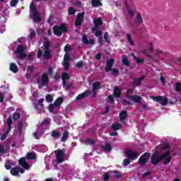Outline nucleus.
Returning a JSON list of instances; mask_svg holds the SVG:
<instances>
[{
    "label": "nucleus",
    "mask_w": 181,
    "mask_h": 181,
    "mask_svg": "<svg viewBox=\"0 0 181 181\" xmlns=\"http://www.w3.org/2000/svg\"><path fill=\"white\" fill-rule=\"evenodd\" d=\"M170 151H167L163 153L160 158L158 157V153H154L151 156V162L153 165H156L159 160H164V165H168V163H170V160H172V157L169 156Z\"/></svg>",
    "instance_id": "1"
},
{
    "label": "nucleus",
    "mask_w": 181,
    "mask_h": 181,
    "mask_svg": "<svg viewBox=\"0 0 181 181\" xmlns=\"http://www.w3.org/2000/svg\"><path fill=\"white\" fill-rule=\"evenodd\" d=\"M70 50H71V47H70L69 45H66L64 47V52L66 53L63 62L64 70H67L69 67H70V64H69V62L70 61V55L69 54V52H70Z\"/></svg>",
    "instance_id": "4"
},
{
    "label": "nucleus",
    "mask_w": 181,
    "mask_h": 181,
    "mask_svg": "<svg viewBox=\"0 0 181 181\" xmlns=\"http://www.w3.org/2000/svg\"><path fill=\"white\" fill-rule=\"evenodd\" d=\"M150 98L151 100H153V101H156V103H160L161 105H166V104H168V100L162 96H151Z\"/></svg>",
    "instance_id": "13"
},
{
    "label": "nucleus",
    "mask_w": 181,
    "mask_h": 181,
    "mask_svg": "<svg viewBox=\"0 0 181 181\" xmlns=\"http://www.w3.org/2000/svg\"><path fill=\"white\" fill-rule=\"evenodd\" d=\"M3 153H5V148L4 146L0 145V155H3Z\"/></svg>",
    "instance_id": "59"
},
{
    "label": "nucleus",
    "mask_w": 181,
    "mask_h": 181,
    "mask_svg": "<svg viewBox=\"0 0 181 181\" xmlns=\"http://www.w3.org/2000/svg\"><path fill=\"white\" fill-rule=\"evenodd\" d=\"M114 64V59H109L106 62L105 71H110L112 69V66Z\"/></svg>",
    "instance_id": "22"
},
{
    "label": "nucleus",
    "mask_w": 181,
    "mask_h": 181,
    "mask_svg": "<svg viewBox=\"0 0 181 181\" xmlns=\"http://www.w3.org/2000/svg\"><path fill=\"white\" fill-rule=\"evenodd\" d=\"M159 54H163V50L161 49H156L154 50V55L159 56Z\"/></svg>",
    "instance_id": "46"
},
{
    "label": "nucleus",
    "mask_w": 181,
    "mask_h": 181,
    "mask_svg": "<svg viewBox=\"0 0 181 181\" xmlns=\"http://www.w3.org/2000/svg\"><path fill=\"white\" fill-rule=\"evenodd\" d=\"M43 134H45L44 131L40 132V130L38 129L36 132L34 133V137L35 138V139H39V137L42 136Z\"/></svg>",
    "instance_id": "36"
},
{
    "label": "nucleus",
    "mask_w": 181,
    "mask_h": 181,
    "mask_svg": "<svg viewBox=\"0 0 181 181\" xmlns=\"http://www.w3.org/2000/svg\"><path fill=\"white\" fill-rule=\"evenodd\" d=\"M104 39H105V42H108V33H105Z\"/></svg>",
    "instance_id": "64"
},
{
    "label": "nucleus",
    "mask_w": 181,
    "mask_h": 181,
    "mask_svg": "<svg viewBox=\"0 0 181 181\" xmlns=\"http://www.w3.org/2000/svg\"><path fill=\"white\" fill-rule=\"evenodd\" d=\"M113 94L116 98H119L121 95V89L119 87H115Z\"/></svg>",
    "instance_id": "27"
},
{
    "label": "nucleus",
    "mask_w": 181,
    "mask_h": 181,
    "mask_svg": "<svg viewBox=\"0 0 181 181\" xmlns=\"http://www.w3.org/2000/svg\"><path fill=\"white\" fill-rule=\"evenodd\" d=\"M119 117H120L121 122H124V120L127 119V112L126 111H122L119 114Z\"/></svg>",
    "instance_id": "37"
},
{
    "label": "nucleus",
    "mask_w": 181,
    "mask_h": 181,
    "mask_svg": "<svg viewBox=\"0 0 181 181\" xmlns=\"http://www.w3.org/2000/svg\"><path fill=\"white\" fill-rule=\"evenodd\" d=\"M63 103V98H58L54 103L55 107H59Z\"/></svg>",
    "instance_id": "38"
},
{
    "label": "nucleus",
    "mask_w": 181,
    "mask_h": 181,
    "mask_svg": "<svg viewBox=\"0 0 181 181\" xmlns=\"http://www.w3.org/2000/svg\"><path fill=\"white\" fill-rule=\"evenodd\" d=\"M13 122V121L12 120V118H8L7 119L6 124L4 125V127L3 129L4 134L0 138L1 141H4L6 136H8V134L11 132V129L12 128L11 125Z\"/></svg>",
    "instance_id": "5"
},
{
    "label": "nucleus",
    "mask_w": 181,
    "mask_h": 181,
    "mask_svg": "<svg viewBox=\"0 0 181 181\" xmlns=\"http://www.w3.org/2000/svg\"><path fill=\"white\" fill-rule=\"evenodd\" d=\"M36 36V32H35V30H30V39H32L33 37H35Z\"/></svg>",
    "instance_id": "56"
},
{
    "label": "nucleus",
    "mask_w": 181,
    "mask_h": 181,
    "mask_svg": "<svg viewBox=\"0 0 181 181\" xmlns=\"http://www.w3.org/2000/svg\"><path fill=\"white\" fill-rule=\"evenodd\" d=\"M121 127H122V124H121V123H114L112 125V128L115 131H118L119 129H121Z\"/></svg>",
    "instance_id": "35"
},
{
    "label": "nucleus",
    "mask_w": 181,
    "mask_h": 181,
    "mask_svg": "<svg viewBox=\"0 0 181 181\" xmlns=\"http://www.w3.org/2000/svg\"><path fill=\"white\" fill-rule=\"evenodd\" d=\"M130 163H131V161L129 160H128V159H124L123 160L124 166H128V165L130 164Z\"/></svg>",
    "instance_id": "54"
},
{
    "label": "nucleus",
    "mask_w": 181,
    "mask_h": 181,
    "mask_svg": "<svg viewBox=\"0 0 181 181\" xmlns=\"http://www.w3.org/2000/svg\"><path fill=\"white\" fill-rule=\"evenodd\" d=\"M10 70L13 71V73H18L19 69L18 68V66H16V64L12 63L10 64Z\"/></svg>",
    "instance_id": "30"
},
{
    "label": "nucleus",
    "mask_w": 181,
    "mask_h": 181,
    "mask_svg": "<svg viewBox=\"0 0 181 181\" xmlns=\"http://www.w3.org/2000/svg\"><path fill=\"white\" fill-rule=\"evenodd\" d=\"M160 81L161 83L163 84V86H165L166 84V81L163 76H160Z\"/></svg>",
    "instance_id": "55"
},
{
    "label": "nucleus",
    "mask_w": 181,
    "mask_h": 181,
    "mask_svg": "<svg viewBox=\"0 0 181 181\" xmlns=\"http://www.w3.org/2000/svg\"><path fill=\"white\" fill-rule=\"evenodd\" d=\"M83 144H85V145H94V144H95V141H94V140H91L90 139H86L83 141Z\"/></svg>",
    "instance_id": "40"
},
{
    "label": "nucleus",
    "mask_w": 181,
    "mask_h": 181,
    "mask_svg": "<svg viewBox=\"0 0 181 181\" xmlns=\"http://www.w3.org/2000/svg\"><path fill=\"white\" fill-rule=\"evenodd\" d=\"M143 54H145L148 59L151 60V62H153L154 63H158V59L153 57V55H151L148 54V50L146 49H143L142 51Z\"/></svg>",
    "instance_id": "20"
},
{
    "label": "nucleus",
    "mask_w": 181,
    "mask_h": 181,
    "mask_svg": "<svg viewBox=\"0 0 181 181\" xmlns=\"http://www.w3.org/2000/svg\"><path fill=\"white\" fill-rule=\"evenodd\" d=\"M25 47H23L22 45H19L16 50L15 51V53L17 54V57L18 59H25L26 57V53H24Z\"/></svg>",
    "instance_id": "11"
},
{
    "label": "nucleus",
    "mask_w": 181,
    "mask_h": 181,
    "mask_svg": "<svg viewBox=\"0 0 181 181\" xmlns=\"http://www.w3.org/2000/svg\"><path fill=\"white\" fill-rule=\"evenodd\" d=\"M127 40H128V42H129V45H131V46H134L135 45L134 41H132V37H131V34H127Z\"/></svg>",
    "instance_id": "41"
},
{
    "label": "nucleus",
    "mask_w": 181,
    "mask_h": 181,
    "mask_svg": "<svg viewBox=\"0 0 181 181\" xmlns=\"http://www.w3.org/2000/svg\"><path fill=\"white\" fill-rule=\"evenodd\" d=\"M55 154L57 163H62V162H64V151L60 149L57 150L55 151Z\"/></svg>",
    "instance_id": "10"
},
{
    "label": "nucleus",
    "mask_w": 181,
    "mask_h": 181,
    "mask_svg": "<svg viewBox=\"0 0 181 181\" xmlns=\"http://www.w3.org/2000/svg\"><path fill=\"white\" fill-rule=\"evenodd\" d=\"M53 32L56 36H62L63 33L67 32V28H66V25L63 24H62L60 26L55 25L53 28Z\"/></svg>",
    "instance_id": "9"
},
{
    "label": "nucleus",
    "mask_w": 181,
    "mask_h": 181,
    "mask_svg": "<svg viewBox=\"0 0 181 181\" xmlns=\"http://www.w3.org/2000/svg\"><path fill=\"white\" fill-rule=\"evenodd\" d=\"M20 166H22V168H23L24 169H29V168H30V165H29V164L26 162V159L25 158H21L19 160L18 162Z\"/></svg>",
    "instance_id": "19"
},
{
    "label": "nucleus",
    "mask_w": 181,
    "mask_h": 181,
    "mask_svg": "<svg viewBox=\"0 0 181 181\" xmlns=\"http://www.w3.org/2000/svg\"><path fill=\"white\" fill-rule=\"evenodd\" d=\"M110 73L112 76H115V77H117L118 76V74H119V71H118V69H112L110 71Z\"/></svg>",
    "instance_id": "43"
},
{
    "label": "nucleus",
    "mask_w": 181,
    "mask_h": 181,
    "mask_svg": "<svg viewBox=\"0 0 181 181\" xmlns=\"http://www.w3.org/2000/svg\"><path fill=\"white\" fill-rule=\"evenodd\" d=\"M50 127V119H45L41 124V129H47Z\"/></svg>",
    "instance_id": "21"
},
{
    "label": "nucleus",
    "mask_w": 181,
    "mask_h": 181,
    "mask_svg": "<svg viewBox=\"0 0 181 181\" xmlns=\"http://www.w3.org/2000/svg\"><path fill=\"white\" fill-rule=\"evenodd\" d=\"M93 97H95V91L100 88V83L98 82H94L93 84Z\"/></svg>",
    "instance_id": "26"
},
{
    "label": "nucleus",
    "mask_w": 181,
    "mask_h": 181,
    "mask_svg": "<svg viewBox=\"0 0 181 181\" xmlns=\"http://www.w3.org/2000/svg\"><path fill=\"white\" fill-rule=\"evenodd\" d=\"M72 4H74V5H76V6H81V3L78 0H73Z\"/></svg>",
    "instance_id": "49"
},
{
    "label": "nucleus",
    "mask_w": 181,
    "mask_h": 181,
    "mask_svg": "<svg viewBox=\"0 0 181 181\" xmlns=\"http://www.w3.org/2000/svg\"><path fill=\"white\" fill-rule=\"evenodd\" d=\"M132 0H124V3L126 5L128 15L131 17L134 16V13L136 12V7L135 5L131 4Z\"/></svg>",
    "instance_id": "8"
},
{
    "label": "nucleus",
    "mask_w": 181,
    "mask_h": 181,
    "mask_svg": "<svg viewBox=\"0 0 181 181\" xmlns=\"http://www.w3.org/2000/svg\"><path fill=\"white\" fill-rule=\"evenodd\" d=\"M14 165V164H13V163H12V161H11V160H7L6 163V164H5V166H6V169L9 170V169H11V165Z\"/></svg>",
    "instance_id": "47"
},
{
    "label": "nucleus",
    "mask_w": 181,
    "mask_h": 181,
    "mask_svg": "<svg viewBox=\"0 0 181 181\" xmlns=\"http://www.w3.org/2000/svg\"><path fill=\"white\" fill-rule=\"evenodd\" d=\"M21 118V114L16 112L13 114V119L14 121H18V119H19Z\"/></svg>",
    "instance_id": "48"
},
{
    "label": "nucleus",
    "mask_w": 181,
    "mask_h": 181,
    "mask_svg": "<svg viewBox=\"0 0 181 181\" xmlns=\"http://www.w3.org/2000/svg\"><path fill=\"white\" fill-rule=\"evenodd\" d=\"M54 105L51 104L49 106V111H50V112H53V110H54Z\"/></svg>",
    "instance_id": "63"
},
{
    "label": "nucleus",
    "mask_w": 181,
    "mask_h": 181,
    "mask_svg": "<svg viewBox=\"0 0 181 181\" xmlns=\"http://www.w3.org/2000/svg\"><path fill=\"white\" fill-rule=\"evenodd\" d=\"M127 98L130 99L132 101H134L136 104H141V102L142 101V97L138 95H129L127 93Z\"/></svg>",
    "instance_id": "14"
},
{
    "label": "nucleus",
    "mask_w": 181,
    "mask_h": 181,
    "mask_svg": "<svg viewBox=\"0 0 181 181\" xmlns=\"http://www.w3.org/2000/svg\"><path fill=\"white\" fill-rule=\"evenodd\" d=\"M10 172L13 176H18V175H19V172L21 173H25V170L20 169L19 167H15L13 168Z\"/></svg>",
    "instance_id": "16"
},
{
    "label": "nucleus",
    "mask_w": 181,
    "mask_h": 181,
    "mask_svg": "<svg viewBox=\"0 0 181 181\" xmlns=\"http://www.w3.org/2000/svg\"><path fill=\"white\" fill-rule=\"evenodd\" d=\"M6 18H8V11H6V10L1 11L0 13L1 23H6Z\"/></svg>",
    "instance_id": "18"
},
{
    "label": "nucleus",
    "mask_w": 181,
    "mask_h": 181,
    "mask_svg": "<svg viewBox=\"0 0 181 181\" xmlns=\"http://www.w3.org/2000/svg\"><path fill=\"white\" fill-rule=\"evenodd\" d=\"M142 80H144V76H141L140 78H136L134 79L133 84H134V86H139V84L142 83Z\"/></svg>",
    "instance_id": "33"
},
{
    "label": "nucleus",
    "mask_w": 181,
    "mask_h": 181,
    "mask_svg": "<svg viewBox=\"0 0 181 181\" xmlns=\"http://www.w3.org/2000/svg\"><path fill=\"white\" fill-rule=\"evenodd\" d=\"M125 155L131 160H135V159L139 156V154H138L136 152L130 150H127L125 151Z\"/></svg>",
    "instance_id": "12"
},
{
    "label": "nucleus",
    "mask_w": 181,
    "mask_h": 181,
    "mask_svg": "<svg viewBox=\"0 0 181 181\" xmlns=\"http://www.w3.org/2000/svg\"><path fill=\"white\" fill-rule=\"evenodd\" d=\"M110 179V175L108 173H105L103 175V180L107 181Z\"/></svg>",
    "instance_id": "58"
},
{
    "label": "nucleus",
    "mask_w": 181,
    "mask_h": 181,
    "mask_svg": "<svg viewBox=\"0 0 181 181\" xmlns=\"http://www.w3.org/2000/svg\"><path fill=\"white\" fill-rule=\"evenodd\" d=\"M91 2L93 6H95V8H97V6H100V5H101V2H100V0H92Z\"/></svg>",
    "instance_id": "44"
},
{
    "label": "nucleus",
    "mask_w": 181,
    "mask_h": 181,
    "mask_svg": "<svg viewBox=\"0 0 181 181\" xmlns=\"http://www.w3.org/2000/svg\"><path fill=\"white\" fill-rule=\"evenodd\" d=\"M67 139H69V132L65 131L63 134H62V137L61 139V141L62 142H66V141H67Z\"/></svg>",
    "instance_id": "34"
},
{
    "label": "nucleus",
    "mask_w": 181,
    "mask_h": 181,
    "mask_svg": "<svg viewBox=\"0 0 181 181\" xmlns=\"http://www.w3.org/2000/svg\"><path fill=\"white\" fill-rule=\"evenodd\" d=\"M89 94H91V91L86 90V91L83 92V93L78 95L76 97V100H83V98H86V97H88Z\"/></svg>",
    "instance_id": "23"
},
{
    "label": "nucleus",
    "mask_w": 181,
    "mask_h": 181,
    "mask_svg": "<svg viewBox=\"0 0 181 181\" xmlns=\"http://www.w3.org/2000/svg\"><path fill=\"white\" fill-rule=\"evenodd\" d=\"M175 88L176 91H177L178 93L180 92V95H181V84L179 83H175ZM180 101L181 103V98H180Z\"/></svg>",
    "instance_id": "45"
},
{
    "label": "nucleus",
    "mask_w": 181,
    "mask_h": 181,
    "mask_svg": "<svg viewBox=\"0 0 181 181\" xmlns=\"http://www.w3.org/2000/svg\"><path fill=\"white\" fill-rule=\"evenodd\" d=\"M113 173H115V177L119 178L122 176L121 173H119L118 171H114Z\"/></svg>",
    "instance_id": "60"
},
{
    "label": "nucleus",
    "mask_w": 181,
    "mask_h": 181,
    "mask_svg": "<svg viewBox=\"0 0 181 181\" xmlns=\"http://www.w3.org/2000/svg\"><path fill=\"white\" fill-rule=\"evenodd\" d=\"M60 134H59V132H57V130H54L52 133V136L53 138H56L57 136H59Z\"/></svg>",
    "instance_id": "51"
},
{
    "label": "nucleus",
    "mask_w": 181,
    "mask_h": 181,
    "mask_svg": "<svg viewBox=\"0 0 181 181\" xmlns=\"http://www.w3.org/2000/svg\"><path fill=\"white\" fill-rule=\"evenodd\" d=\"M46 100L48 103H52V101H53V96L50 95H47V97H46Z\"/></svg>",
    "instance_id": "52"
},
{
    "label": "nucleus",
    "mask_w": 181,
    "mask_h": 181,
    "mask_svg": "<svg viewBox=\"0 0 181 181\" xmlns=\"http://www.w3.org/2000/svg\"><path fill=\"white\" fill-rule=\"evenodd\" d=\"M18 0H12L11 2V6H15L18 4Z\"/></svg>",
    "instance_id": "61"
},
{
    "label": "nucleus",
    "mask_w": 181,
    "mask_h": 181,
    "mask_svg": "<svg viewBox=\"0 0 181 181\" xmlns=\"http://www.w3.org/2000/svg\"><path fill=\"white\" fill-rule=\"evenodd\" d=\"M6 29L5 28V25H1L0 26V33H4Z\"/></svg>",
    "instance_id": "62"
},
{
    "label": "nucleus",
    "mask_w": 181,
    "mask_h": 181,
    "mask_svg": "<svg viewBox=\"0 0 181 181\" xmlns=\"http://www.w3.org/2000/svg\"><path fill=\"white\" fill-rule=\"evenodd\" d=\"M94 27L92 28V32L94 33L95 36H102L103 33L100 30H98L100 25H103V19L98 18H95L93 20Z\"/></svg>",
    "instance_id": "3"
},
{
    "label": "nucleus",
    "mask_w": 181,
    "mask_h": 181,
    "mask_svg": "<svg viewBox=\"0 0 181 181\" xmlns=\"http://www.w3.org/2000/svg\"><path fill=\"white\" fill-rule=\"evenodd\" d=\"M150 156H151V154L148 153H146L144 155H142L139 160L140 165H145V163H146Z\"/></svg>",
    "instance_id": "15"
},
{
    "label": "nucleus",
    "mask_w": 181,
    "mask_h": 181,
    "mask_svg": "<svg viewBox=\"0 0 181 181\" xmlns=\"http://www.w3.org/2000/svg\"><path fill=\"white\" fill-rule=\"evenodd\" d=\"M102 149H103L105 152H111V149H112V148L111 147V145L110 144H105L104 146H102Z\"/></svg>",
    "instance_id": "32"
},
{
    "label": "nucleus",
    "mask_w": 181,
    "mask_h": 181,
    "mask_svg": "<svg viewBox=\"0 0 181 181\" xmlns=\"http://www.w3.org/2000/svg\"><path fill=\"white\" fill-rule=\"evenodd\" d=\"M147 50H148V52L150 53H152L153 52V49L155 47V45L153 44V42H149L148 44H147Z\"/></svg>",
    "instance_id": "31"
},
{
    "label": "nucleus",
    "mask_w": 181,
    "mask_h": 181,
    "mask_svg": "<svg viewBox=\"0 0 181 181\" xmlns=\"http://www.w3.org/2000/svg\"><path fill=\"white\" fill-rule=\"evenodd\" d=\"M62 78L63 81V82H62L63 85L66 86V80H69L70 78L69 74L66 72L62 73Z\"/></svg>",
    "instance_id": "28"
},
{
    "label": "nucleus",
    "mask_w": 181,
    "mask_h": 181,
    "mask_svg": "<svg viewBox=\"0 0 181 181\" xmlns=\"http://www.w3.org/2000/svg\"><path fill=\"white\" fill-rule=\"evenodd\" d=\"M36 81L39 88L47 86V83H49V76H47V74H43L42 76H37L36 78Z\"/></svg>",
    "instance_id": "6"
},
{
    "label": "nucleus",
    "mask_w": 181,
    "mask_h": 181,
    "mask_svg": "<svg viewBox=\"0 0 181 181\" xmlns=\"http://www.w3.org/2000/svg\"><path fill=\"white\" fill-rule=\"evenodd\" d=\"M44 101H45V99H43V98L40 99L38 100V104L40 105V107H37V105H36V103H33V105H34L35 110H42V108H43V107H45V105H43Z\"/></svg>",
    "instance_id": "25"
},
{
    "label": "nucleus",
    "mask_w": 181,
    "mask_h": 181,
    "mask_svg": "<svg viewBox=\"0 0 181 181\" xmlns=\"http://www.w3.org/2000/svg\"><path fill=\"white\" fill-rule=\"evenodd\" d=\"M132 56L138 64H142V63L144 62V59H139V58L136 57V56H135L134 54H133Z\"/></svg>",
    "instance_id": "39"
},
{
    "label": "nucleus",
    "mask_w": 181,
    "mask_h": 181,
    "mask_svg": "<svg viewBox=\"0 0 181 181\" xmlns=\"http://www.w3.org/2000/svg\"><path fill=\"white\" fill-rule=\"evenodd\" d=\"M144 21L142 20V15L141 13H137L136 17V23L137 25H141Z\"/></svg>",
    "instance_id": "29"
},
{
    "label": "nucleus",
    "mask_w": 181,
    "mask_h": 181,
    "mask_svg": "<svg viewBox=\"0 0 181 181\" xmlns=\"http://www.w3.org/2000/svg\"><path fill=\"white\" fill-rule=\"evenodd\" d=\"M83 19H84V13H80L78 15V16L76 17L75 25L76 26H81V23H82Z\"/></svg>",
    "instance_id": "17"
},
{
    "label": "nucleus",
    "mask_w": 181,
    "mask_h": 181,
    "mask_svg": "<svg viewBox=\"0 0 181 181\" xmlns=\"http://www.w3.org/2000/svg\"><path fill=\"white\" fill-rule=\"evenodd\" d=\"M122 62L125 66H129V62L128 61V58L126 56H122Z\"/></svg>",
    "instance_id": "42"
},
{
    "label": "nucleus",
    "mask_w": 181,
    "mask_h": 181,
    "mask_svg": "<svg viewBox=\"0 0 181 181\" xmlns=\"http://www.w3.org/2000/svg\"><path fill=\"white\" fill-rule=\"evenodd\" d=\"M35 153H28L27 154V158L28 159H35Z\"/></svg>",
    "instance_id": "50"
},
{
    "label": "nucleus",
    "mask_w": 181,
    "mask_h": 181,
    "mask_svg": "<svg viewBox=\"0 0 181 181\" xmlns=\"http://www.w3.org/2000/svg\"><path fill=\"white\" fill-rule=\"evenodd\" d=\"M74 13H76V11L74 10V8L71 7L69 9V15H74Z\"/></svg>",
    "instance_id": "53"
},
{
    "label": "nucleus",
    "mask_w": 181,
    "mask_h": 181,
    "mask_svg": "<svg viewBox=\"0 0 181 181\" xmlns=\"http://www.w3.org/2000/svg\"><path fill=\"white\" fill-rule=\"evenodd\" d=\"M82 40L83 42L84 45H94V40H88L87 36L86 35H83L82 37Z\"/></svg>",
    "instance_id": "24"
},
{
    "label": "nucleus",
    "mask_w": 181,
    "mask_h": 181,
    "mask_svg": "<svg viewBox=\"0 0 181 181\" xmlns=\"http://www.w3.org/2000/svg\"><path fill=\"white\" fill-rule=\"evenodd\" d=\"M30 9L31 11L30 18L33 19L34 22H40V16L37 11H36V6L35 3L32 2L30 6Z\"/></svg>",
    "instance_id": "7"
},
{
    "label": "nucleus",
    "mask_w": 181,
    "mask_h": 181,
    "mask_svg": "<svg viewBox=\"0 0 181 181\" xmlns=\"http://www.w3.org/2000/svg\"><path fill=\"white\" fill-rule=\"evenodd\" d=\"M44 48L42 50H37V58L40 59V57H44V59H50L52 57V51L50 50V42L46 40L44 43Z\"/></svg>",
    "instance_id": "2"
},
{
    "label": "nucleus",
    "mask_w": 181,
    "mask_h": 181,
    "mask_svg": "<svg viewBox=\"0 0 181 181\" xmlns=\"http://www.w3.org/2000/svg\"><path fill=\"white\" fill-rule=\"evenodd\" d=\"M107 100L108 103H110L111 104L114 103V98L112 97V95L108 96Z\"/></svg>",
    "instance_id": "57"
}]
</instances>
